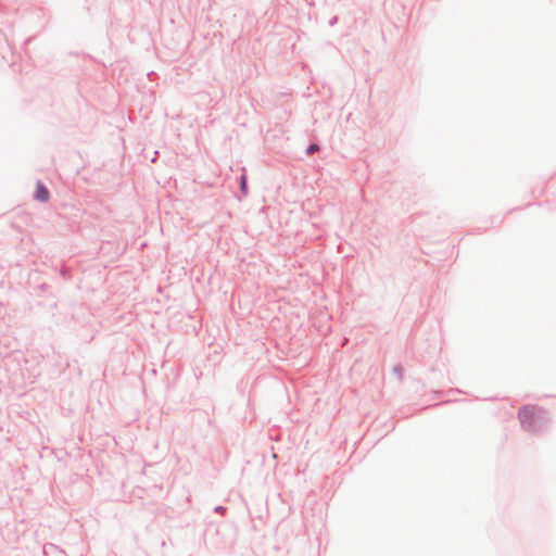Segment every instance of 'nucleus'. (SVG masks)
I'll return each instance as SVG.
<instances>
[{
    "label": "nucleus",
    "instance_id": "obj_2",
    "mask_svg": "<svg viewBox=\"0 0 556 556\" xmlns=\"http://www.w3.org/2000/svg\"><path fill=\"white\" fill-rule=\"evenodd\" d=\"M49 191L43 184L38 182L36 187L35 198L40 202H47L49 200Z\"/></svg>",
    "mask_w": 556,
    "mask_h": 556
},
{
    "label": "nucleus",
    "instance_id": "obj_3",
    "mask_svg": "<svg viewBox=\"0 0 556 556\" xmlns=\"http://www.w3.org/2000/svg\"><path fill=\"white\" fill-rule=\"evenodd\" d=\"M319 148L317 144H311L308 148H307V153L308 154H313L315 151H317Z\"/></svg>",
    "mask_w": 556,
    "mask_h": 556
},
{
    "label": "nucleus",
    "instance_id": "obj_1",
    "mask_svg": "<svg viewBox=\"0 0 556 556\" xmlns=\"http://www.w3.org/2000/svg\"><path fill=\"white\" fill-rule=\"evenodd\" d=\"M518 417L522 427L528 430H535L538 426L546 419L543 409L533 405L521 407Z\"/></svg>",
    "mask_w": 556,
    "mask_h": 556
},
{
    "label": "nucleus",
    "instance_id": "obj_4",
    "mask_svg": "<svg viewBox=\"0 0 556 556\" xmlns=\"http://www.w3.org/2000/svg\"><path fill=\"white\" fill-rule=\"evenodd\" d=\"M241 189L243 192H245V189H247V178L245 176H242L241 178Z\"/></svg>",
    "mask_w": 556,
    "mask_h": 556
}]
</instances>
